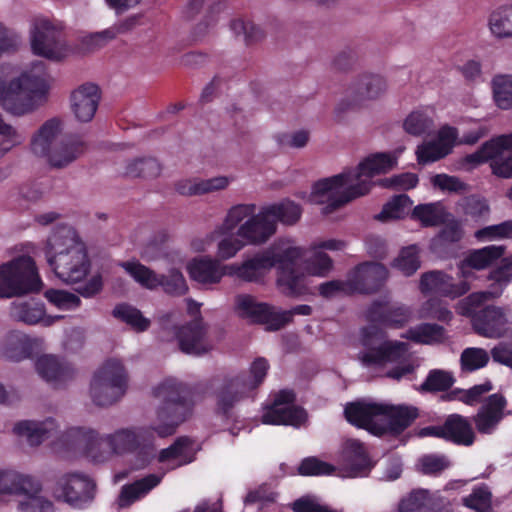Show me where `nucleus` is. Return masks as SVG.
<instances>
[{
    "instance_id": "obj_1",
    "label": "nucleus",
    "mask_w": 512,
    "mask_h": 512,
    "mask_svg": "<svg viewBox=\"0 0 512 512\" xmlns=\"http://www.w3.org/2000/svg\"><path fill=\"white\" fill-rule=\"evenodd\" d=\"M154 395L161 400L156 425L123 428L106 436V446L111 452L135 453L141 467L148 465L155 456L154 435L172 436L178 426L192 416L194 409L191 388L177 379H165L155 387Z\"/></svg>"
},
{
    "instance_id": "obj_2",
    "label": "nucleus",
    "mask_w": 512,
    "mask_h": 512,
    "mask_svg": "<svg viewBox=\"0 0 512 512\" xmlns=\"http://www.w3.org/2000/svg\"><path fill=\"white\" fill-rule=\"evenodd\" d=\"M397 165V156L389 152L372 154L355 169L324 178L314 183L311 200L325 204L322 213L331 214L350 201L364 196L371 190L374 175L387 173Z\"/></svg>"
},
{
    "instance_id": "obj_3",
    "label": "nucleus",
    "mask_w": 512,
    "mask_h": 512,
    "mask_svg": "<svg viewBox=\"0 0 512 512\" xmlns=\"http://www.w3.org/2000/svg\"><path fill=\"white\" fill-rule=\"evenodd\" d=\"M302 257L298 247H288L281 252L271 249L258 252L240 264L227 265V276L248 283H262L266 274L277 266V284L288 297L299 298L311 293L307 277L298 271L297 261Z\"/></svg>"
},
{
    "instance_id": "obj_4",
    "label": "nucleus",
    "mask_w": 512,
    "mask_h": 512,
    "mask_svg": "<svg viewBox=\"0 0 512 512\" xmlns=\"http://www.w3.org/2000/svg\"><path fill=\"white\" fill-rule=\"evenodd\" d=\"M270 365L266 358L257 357L249 372L226 375L216 389V414L225 421L234 419L233 409L241 400L249 397L264 382Z\"/></svg>"
},
{
    "instance_id": "obj_5",
    "label": "nucleus",
    "mask_w": 512,
    "mask_h": 512,
    "mask_svg": "<svg viewBox=\"0 0 512 512\" xmlns=\"http://www.w3.org/2000/svg\"><path fill=\"white\" fill-rule=\"evenodd\" d=\"M48 245L47 262L57 278L67 284L79 283L86 278L91 261L83 242L74 237L60 241V237L53 235Z\"/></svg>"
},
{
    "instance_id": "obj_6",
    "label": "nucleus",
    "mask_w": 512,
    "mask_h": 512,
    "mask_svg": "<svg viewBox=\"0 0 512 512\" xmlns=\"http://www.w3.org/2000/svg\"><path fill=\"white\" fill-rule=\"evenodd\" d=\"M488 297V292L471 293L461 301L459 310L461 315L470 318L477 335L498 339L508 330V310L495 305L482 306Z\"/></svg>"
},
{
    "instance_id": "obj_7",
    "label": "nucleus",
    "mask_w": 512,
    "mask_h": 512,
    "mask_svg": "<svg viewBox=\"0 0 512 512\" xmlns=\"http://www.w3.org/2000/svg\"><path fill=\"white\" fill-rule=\"evenodd\" d=\"M59 132L60 121L52 118L39 128L31 140L32 152L37 156L46 157L49 164L55 168L67 166L84 151V143L76 136L66 137L51 149Z\"/></svg>"
},
{
    "instance_id": "obj_8",
    "label": "nucleus",
    "mask_w": 512,
    "mask_h": 512,
    "mask_svg": "<svg viewBox=\"0 0 512 512\" xmlns=\"http://www.w3.org/2000/svg\"><path fill=\"white\" fill-rule=\"evenodd\" d=\"M236 308L242 318L254 324L264 325L267 331H278L292 322L294 315L309 316L313 311L307 304L296 305L290 310L282 311L270 304L257 302L248 294L236 297Z\"/></svg>"
},
{
    "instance_id": "obj_9",
    "label": "nucleus",
    "mask_w": 512,
    "mask_h": 512,
    "mask_svg": "<svg viewBox=\"0 0 512 512\" xmlns=\"http://www.w3.org/2000/svg\"><path fill=\"white\" fill-rule=\"evenodd\" d=\"M42 286L32 257L22 255L0 265V298L39 292Z\"/></svg>"
},
{
    "instance_id": "obj_10",
    "label": "nucleus",
    "mask_w": 512,
    "mask_h": 512,
    "mask_svg": "<svg viewBox=\"0 0 512 512\" xmlns=\"http://www.w3.org/2000/svg\"><path fill=\"white\" fill-rule=\"evenodd\" d=\"M128 375L123 363L118 359H108L95 372L90 394L97 406H109L120 400L127 390Z\"/></svg>"
},
{
    "instance_id": "obj_11",
    "label": "nucleus",
    "mask_w": 512,
    "mask_h": 512,
    "mask_svg": "<svg viewBox=\"0 0 512 512\" xmlns=\"http://www.w3.org/2000/svg\"><path fill=\"white\" fill-rule=\"evenodd\" d=\"M142 287L155 290L159 287L171 296H181L188 291L186 280L179 269L172 268L168 274H157L138 261H125L119 264Z\"/></svg>"
},
{
    "instance_id": "obj_12",
    "label": "nucleus",
    "mask_w": 512,
    "mask_h": 512,
    "mask_svg": "<svg viewBox=\"0 0 512 512\" xmlns=\"http://www.w3.org/2000/svg\"><path fill=\"white\" fill-rule=\"evenodd\" d=\"M62 441L66 443L70 449L81 451L87 458L94 463H102L106 461L111 454L110 448L103 449L106 445V436L99 437L94 430H86L81 427L69 428L63 435Z\"/></svg>"
},
{
    "instance_id": "obj_13",
    "label": "nucleus",
    "mask_w": 512,
    "mask_h": 512,
    "mask_svg": "<svg viewBox=\"0 0 512 512\" xmlns=\"http://www.w3.org/2000/svg\"><path fill=\"white\" fill-rule=\"evenodd\" d=\"M384 409L382 403L355 401L345 406L344 415L350 424L380 437L387 433L386 425L377 422V418L383 416Z\"/></svg>"
},
{
    "instance_id": "obj_14",
    "label": "nucleus",
    "mask_w": 512,
    "mask_h": 512,
    "mask_svg": "<svg viewBox=\"0 0 512 512\" xmlns=\"http://www.w3.org/2000/svg\"><path fill=\"white\" fill-rule=\"evenodd\" d=\"M94 484L85 475L67 473L56 482L58 499L63 500L74 508H83L93 499Z\"/></svg>"
},
{
    "instance_id": "obj_15",
    "label": "nucleus",
    "mask_w": 512,
    "mask_h": 512,
    "mask_svg": "<svg viewBox=\"0 0 512 512\" xmlns=\"http://www.w3.org/2000/svg\"><path fill=\"white\" fill-rule=\"evenodd\" d=\"M174 329L181 352L200 356L210 351L211 346L207 341L208 325L202 316L198 315L183 325L175 326Z\"/></svg>"
},
{
    "instance_id": "obj_16",
    "label": "nucleus",
    "mask_w": 512,
    "mask_h": 512,
    "mask_svg": "<svg viewBox=\"0 0 512 512\" xmlns=\"http://www.w3.org/2000/svg\"><path fill=\"white\" fill-rule=\"evenodd\" d=\"M387 278V268L375 262L361 263L348 274L353 294L376 293L383 287Z\"/></svg>"
},
{
    "instance_id": "obj_17",
    "label": "nucleus",
    "mask_w": 512,
    "mask_h": 512,
    "mask_svg": "<svg viewBox=\"0 0 512 512\" xmlns=\"http://www.w3.org/2000/svg\"><path fill=\"white\" fill-rule=\"evenodd\" d=\"M419 288L425 295L434 293L455 299L465 295L470 290V284L467 281L456 282L451 275L432 270L422 274Z\"/></svg>"
},
{
    "instance_id": "obj_18",
    "label": "nucleus",
    "mask_w": 512,
    "mask_h": 512,
    "mask_svg": "<svg viewBox=\"0 0 512 512\" xmlns=\"http://www.w3.org/2000/svg\"><path fill=\"white\" fill-rule=\"evenodd\" d=\"M412 317V310L403 304L374 301L366 312L369 322L389 328H402Z\"/></svg>"
},
{
    "instance_id": "obj_19",
    "label": "nucleus",
    "mask_w": 512,
    "mask_h": 512,
    "mask_svg": "<svg viewBox=\"0 0 512 512\" xmlns=\"http://www.w3.org/2000/svg\"><path fill=\"white\" fill-rule=\"evenodd\" d=\"M62 32L48 19H40L35 23L31 36V47L34 54L48 59H56Z\"/></svg>"
},
{
    "instance_id": "obj_20",
    "label": "nucleus",
    "mask_w": 512,
    "mask_h": 512,
    "mask_svg": "<svg viewBox=\"0 0 512 512\" xmlns=\"http://www.w3.org/2000/svg\"><path fill=\"white\" fill-rule=\"evenodd\" d=\"M36 370L41 378L55 388L65 386L76 376V370L72 364L53 355L39 357L36 361Z\"/></svg>"
},
{
    "instance_id": "obj_21",
    "label": "nucleus",
    "mask_w": 512,
    "mask_h": 512,
    "mask_svg": "<svg viewBox=\"0 0 512 512\" xmlns=\"http://www.w3.org/2000/svg\"><path fill=\"white\" fill-rule=\"evenodd\" d=\"M12 87H15L22 102L29 105V112L36 107V100L46 99L49 90L44 72L41 75L24 73L19 78L12 79Z\"/></svg>"
},
{
    "instance_id": "obj_22",
    "label": "nucleus",
    "mask_w": 512,
    "mask_h": 512,
    "mask_svg": "<svg viewBox=\"0 0 512 512\" xmlns=\"http://www.w3.org/2000/svg\"><path fill=\"white\" fill-rule=\"evenodd\" d=\"M409 345L401 341L384 340L371 347L361 355V361L366 366H383L387 363H398L408 353Z\"/></svg>"
},
{
    "instance_id": "obj_23",
    "label": "nucleus",
    "mask_w": 512,
    "mask_h": 512,
    "mask_svg": "<svg viewBox=\"0 0 512 512\" xmlns=\"http://www.w3.org/2000/svg\"><path fill=\"white\" fill-rule=\"evenodd\" d=\"M275 232V221L269 218L264 207L257 215L252 216L239 227L237 236L250 244H262Z\"/></svg>"
},
{
    "instance_id": "obj_24",
    "label": "nucleus",
    "mask_w": 512,
    "mask_h": 512,
    "mask_svg": "<svg viewBox=\"0 0 512 512\" xmlns=\"http://www.w3.org/2000/svg\"><path fill=\"white\" fill-rule=\"evenodd\" d=\"M42 490L39 480L12 470L0 471V493L26 495L33 498Z\"/></svg>"
},
{
    "instance_id": "obj_25",
    "label": "nucleus",
    "mask_w": 512,
    "mask_h": 512,
    "mask_svg": "<svg viewBox=\"0 0 512 512\" xmlns=\"http://www.w3.org/2000/svg\"><path fill=\"white\" fill-rule=\"evenodd\" d=\"M10 317L28 325L42 323L44 326H51L63 318L61 315L46 316L44 304L35 300L14 301L10 307Z\"/></svg>"
},
{
    "instance_id": "obj_26",
    "label": "nucleus",
    "mask_w": 512,
    "mask_h": 512,
    "mask_svg": "<svg viewBox=\"0 0 512 512\" xmlns=\"http://www.w3.org/2000/svg\"><path fill=\"white\" fill-rule=\"evenodd\" d=\"M72 109L81 122H89L95 115L100 101L99 87L92 83L80 86L71 95Z\"/></svg>"
},
{
    "instance_id": "obj_27",
    "label": "nucleus",
    "mask_w": 512,
    "mask_h": 512,
    "mask_svg": "<svg viewBox=\"0 0 512 512\" xmlns=\"http://www.w3.org/2000/svg\"><path fill=\"white\" fill-rule=\"evenodd\" d=\"M192 280L201 284H216L227 275V265H221L216 259L195 258L187 265Z\"/></svg>"
},
{
    "instance_id": "obj_28",
    "label": "nucleus",
    "mask_w": 512,
    "mask_h": 512,
    "mask_svg": "<svg viewBox=\"0 0 512 512\" xmlns=\"http://www.w3.org/2000/svg\"><path fill=\"white\" fill-rule=\"evenodd\" d=\"M444 440L458 446H471L475 442V433L469 419L453 413L444 422Z\"/></svg>"
},
{
    "instance_id": "obj_29",
    "label": "nucleus",
    "mask_w": 512,
    "mask_h": 512,
    "mask_svg": "<svg viewBox=\"0 0 512 512\" xmlns=\"http://www.w3.org/2000/svg\"><path fill=\"white\" fill-rule=\"evenodd\" d=\"M345 468L351 477L366 476L372 463L365 446L358 440H349L344 449Z\"/></svg>"
},
{
    "instance_id": "obj_30",
    "label": "nucleus",
    "mask_w": 512,
    "mask_h": 512,
    "mask_svg": "<svg viewBox=\"0 0 512 512\" xmlns=\"http://www.w3.org/2000/svg\"><path fill=\"white\" fill-rule=\"evenodd\" d=\"M57 424L53 418L42 422L23 420L15 424L13 431L19 436H26L31 445H39L56 432Z\"/></svg>"
},
{
    "instance_id": "obj_31",
    "label": "nucleus",
    "mask_w": 512,
    "mask_h": 512,
    "mask_svg": "<svg viewBox=\"0 0 512 512\" xmlns=\"http://www.w3.org/2000/svg\"><path fill=\"white\" fill-rule=\"evenodd\" d=\"M383 416L388 418L387 433L389 431L400 434L404 432L419 417V410L412 405L384 404Z\"/></svg>"
},
{
    "instance_id": "obj_32",
    "label": "nucleus",
    "mask_w": 512,
    "mask_h": 512,
    "mask_svg": "<svg viewBox=\"0 0 512 512\" xmlns=\"http://www.w3.org/2000/svg\"><path fill=\"white\" fill-rule=\"evenodd\" d=\"M34 343L26 334L10 331L5 336L2 345L3 356L13 362L30 358L33 354Z\"/></svg>"
},
{
    "instance_id": "obj_33",
    "label": "nucleus",
    "mask_w": 512,
    "mask_h": 512,
    "mask_svg": "<svg viewBox=\"0 0 512 512\" xmlns=\"http://www.w3.org/2000/svg\"><path fill=\"white\" fill-rule=\"evenodd\" d=\"M307 414L296 406H269L262 415V422L269 425H291L298 427L305 422Z\"/></svg>"
},
{
    "instance_id": "obj_34",
    "label": "nucleus",
    "mask_w": 512,
    "mask_h": 512,
    "mask_svg": "<svg viewBox=\"0 0 512 512\" xmlns=\"http://www.w3.org/2000/svg\"><path fill=\"white\" fill-rule=\"evenodd\" d=\"M229 179L225 176H218L210 179H184L175 184V190L184 196L203 195L214 191L225 189Z\"/></svg>"
},
{
    "instance_id": "obj_35",
    "label": "nucleus",
    "mask_w": 512,
    "mask_h": 512,
    "mask_svg": "<svg viewBox=\"0 0 512 512\" xmlns=\"http://www.w3.org/2000/svg\"><path fill=\"white\" fill-rule=\"evenodd\" d=\"M502 151H512V132L486 141L476 152L466 155L465 161L469 164L479 165Z\"/></svg>"
},
{
    "instance_id": "obj_36",
    "label": "nucleus",
    "mask_w": 512,
    "mask_h": 512,
    "mask_svg": "<svg viewBox=\"0 0 512 512\" xmlns=\"http://www.w3.org/2000/svg\"><path fill=\"white\" fill-rule=\"evenodd\" d=\"M193 444L194 441L190 437L180 436L169 447L159 452L158 461L165 463L172 459H180L177 466L189 464L195 460Z\"/></svg>"
},
{
    "instance_id": "obj_37",
    "label": "nucleus",
    "mask_w": 512,
    "mask_h": 512,
    "mask_svg": "<svg viewBox=\"0 0 512 512\" xmlns=\"http://www.w3.org/2000/svg\"><path fill=\"white\" fill-rule=\"evenodd\" d=\"M445 332V328L439 324L421 323L409 328L401 337L418 344L431 345L444 342Z\"/></svg>"
},
{
    "instance_id": "obj_38",
    "label": "nucleus",
    "mask_w": 512,
    "mask_h": 512,
    "mask_svg": "<svg viewBox=\"0 0 512 512\" xmlns=\"http://www.w3.org/2000/svg\"><path fill=\"white\" fill-rule=\"evenodd\" d=\"M505 253V246L490 245L471 251L465 258V265L475 270H483L492 265Z\"/></svg>"
},
{
    "instance_id": "obj_39",
    "label": "nucleus",
    "mask_w": 512,
    "mask_h": 512,
    "mask_svg": "<svg viewBox=\"0 0 512 512\" xmlns=\"http://www.w3.org/2000/svg\"><path fill=\"white\" fill-rule=\"evenodd\" d=\"M266 213L271 220L281 222L287 225L295 224L301 217V207L293 201L283 200L277 204H272L265 207Z\"/></svg>"
},
{
    "instance_id": "obj_40",
    "label": "nucleus",
    "mask_w": 512,
    "mask_h": 512,
    "mask_svg": "<svg viewBox=\"0 0 512 512\" xmlns=\"http://www.w3.org/2000/svg\"><path fill=\"white\" fill-rule=\"evenodd\" d=\"M386 90V82L383 77L373 74L362 75L353 87L357 100L375 99Z\"/></svg>"
},
{
    "instance_id": "obj_41",
    "label": "nucleus",
    "mask_w": 512,
    "mask_h": 512,
    "mask_svg": "<svg viewBox=\"0 0 512 512\" xmlns=\"http://www.w3.org/2000/svg\"><path fill=\"white\" fill-rule=\"evenodd\" d=\"M112 315L137 332H144L150 327V320L140 310L126 303L116 305Z\"/></svg>"
},
{
    "instance_id": "obj_42",
    "label": "nucleus",
    "mask_w": 512,
    "mask_h": 512,
    "mask_svg": "<svg viewBox=\"0 0 512 512\" xmlns=\"http://www.w3.org/2000/svg\"><path fill=\"white\" fill-rule=\"evenodd\" d=\"M0 106L13 115H24L29 112V105L22 102L19 94L12 87V80L8 83L0 80Z\"/></svg>"
},
{
    "instance_id": "obj_43",
    "label": "nucleus",
    "mask_w": 512,
    "mask_h": 512,
    "mask_svg": "<svg viewBox=\"0 0 512 512\" xmlns=\"http://www.w3.org/2000/svg\"><path fill=\"white\" fill-rule=\"evenodd\" d=\"M413 220H418L423 227H435L445 222V212L436 203L419 204L411 213Z\"/></svg>"
},
{
    "instance_id": "obj_44",
    "label": "nucleus",
    "mask_w": 512,
    "mask_h": 512,
    "mask_svg": "<svg viewBox=\"0 0 512 512\" xmlns=\"http://www.w3.org/2000/svg\"><path fill=\"white\" fill-rule=\"evenodd\" d=\"M412 204L413 201L408 195H396L383 205L381 212L375 216V219L381 222L402 219L407 215Z\"/></svg>"
},
{
    "instance_id": "obj_45",
    "label": "nucleus",
    "mask_w": 512,
    "mask_h": 512,
    "mask_svg": "<svg viewBox=\"0 0 512 512\" xmlns=\"http://www.w3.org/2000/svg\"><path fill=\"white\" fill-rule=\"evenodd\" d=\"M454 382L455 379L452 373L445 370L432 369L420 385V391L428 393L446 392L453 386Z\"/></svg>"
},
{
    "instance_id": "obj_46",
    "label": "nucleus",
    "mask_w": 512,
    "mask_h": 512,
    "mask_svg": "<svg viewBox=\"0 0 512 512\" xmlns=\"http://www.w3.org/2000/svg\"><path fill=\"white\" fill-rule=\"evenodd\" d=\"M491 32L499 37H512V6L500 7L489 19Z\"/></svg>"
},
{
    "instance_id": "obj_47",
    "label": "nucleus",
    "mask_w": 512,
    "mask_h": 512,
    "mask_svg": "<svg viewBox=\"0 0 512 512\" xmlns=\"http://www.w3.org/2000/svg\"><path fill=\"white\" fill-rule=\"evenodd\" d=\"M493 98L500 109L512 108V76L496 75L492 80Z\"/></svg>"
},
{
    "instance_id": "obj_48",
    "label": "nucleus",
    "mask_w": 512,
    "mask_h": 512,
    "mask_svg": "<svg viewBox=\"0 0 512 512\" xmlns=\"http://www.w3.org/2000/svg\"><path fill=\"white\" fill-rule=\"evenodd\" d=\"M462 504L476 512H490L492 510V493L484 484L476 486L468 496L462 498Z\"/></svg>"
},
{
    "instance_id": "obj_49",
    "label": "nucleus",
    "mask_w": 512,
    "mask_h": 512,
    "mask_svg": "<svg viewBox=\"0 0 512 512\" xmlns=\"http://www.w3.org/2000/svg\"><path fill=\"white\" fill-rule=\"evenodd\" d=\"M489 353L478 347L465 348L460 355L461 370L471 373L484 368L489 362Z\"/></svg>"
},
{
    "instance_id": "obj_50",
    "label": "nucleus",
    "mask_w": 512,
    "mask_h": 512,
    "mask_svg": "<svg viewBox=\"0 0 512 512\" xmlns=\"http://www.w3.org/2000/svg\"><path fill=\"white\" fill-rule=\"evenodd\" d=\"M463 213L474 221H484L489 217L490 207L486 199L470 195L462 198L459 202Z\"/></svg>"
},
{
    "instance_id": "obj_51",
    "label": "nucleus",
    "mask_w": 512,
    "mask_h": 512,
    "mask_svg": "<svg viewBox=\"0 0 512 512\" xmlns=\"http://www.w3.org/2000/svg\"><path fill=\"white\" fill-rule=\"evenodd\" d=\"M161 172L159 162L152 157L136 159L126 167V175L136 178H154Z\"/></svg>"
},
{
    "instance_id": "obj_52",
    "label": "nucleus",
    "mask_w": 512,
    "mask_h": 512,
    "mask_svg": "<svg viewBox=\"0 0 512 512\" xmlns=\"http://www.w3.org/2000/svg\"><path fill=\"white\" fill-rule=\"evenodd\" d=\"M44 296L50 304L60 310L71 311L81 305V299L78 295L62 289H48Z\"/></svg>"
},
{
    "instance_id": "obj_53",
    "label": "nucleus",
    "mask_w": 512,
    "mask_h": 512,
    "mask_svg": "<svg viewBox=\"0 0 512 512\" xmlns=\"http://www.w3.org/2000/svg\"><path fill=\"white\" fill-rule=\"evenodd\" d=\"M399 512H435L428 492L425 490H416L408 497L401 500Z\"/></svg>"
},
{
    "instance_id": "obj_54",
    "label": "nucleus",
    "mask_w": 512,
    "mask_h": 512,
    "mask_svg": "<svg viewBox=\"0 0 512 512\" xmlns=\"http://www.w3.org/2000/svg\"><path fill=\"white\" fill-rule=\"evenodd\" d=\"M393 266L404 275H413L420 267L419 249L416 245L402 248L399 256L394 260Z\"/></svg>"
},
{
    "instance_id": "obj_55",
    "label": "nucleus",
    "mask_w": 512,
    "mask_h": 512,
    "mask_svg": "<svg viewBox=\"0 0 512 512\" xmlns=\"http://www.w3.org/2000/svg\"><path fill=\"white\" fill-rule=\"evenodd\" d=\"M333 268V260L323 251L314 250L312 255L305 260V270L309 275L326 277Z\"/></svg>"
},
{
    "instance_id": "obj_56",
    "label": "nucleus",
    "mask_w": 512,
    "mask_h": 512,
    "mask_svg": "<svg viewBox=\"0 0 512 512\" xmlns=\"http://www.w3.org/2000/svg\"><path fill=\"white\" fill-rule=\"evenodd\" d=\"M449 154V147H445L436 140L424 142L416 149L419 164H428L438 161Z\"/></svg>"
},
{
    "instance_id": "obj_57",
    "label": "nucleus",
    "mask_w": 512,
    "mask_h": 512,
    "mask_svg": "<svg viewBox=\"0 0 512 512\" xmlns=\"http://www.w3.org/2000/svg\"><path fill=\"white\" fill-rule=\"evenodd\" d=\"M297 471L301 476H326L332 475L336 468L334 465L322 461L315 456H309L300 462Z\"/></svg>"
},
{
    "instance_id": "obj_58",
    "label": "nucleus",
    "mask_w": 512,
    "mask_h": 512,
    "mask_svg": "<svg viewBox=\"0 0 512 512\" xmlns=\"http://www.w3.org/2000/svg\"><path fill=\"white\" fill-rule=\"evenodd\" d=\"M255 204H238L229 211L222 225L224 233H230L245 218L255 216Z\"/></svg>"
},
{
    "instance_id": "obj_59",
    "label": "nucleus",
    "mask_w": 512,
    "mask_h": 512,
    "mask_svg": "<svg viewBox=\"0 0 512 512\" xmlns=\"http://www.w3.org/2000/svg\"><path fill=\"white\" fill-rule=\"evenodd\" d=\"M230 28L236 36L243 35L247 45H252L264 38L263 30L250 21L234 19L230 23Z\"/></svg>"
},
{
    "instance_id": "obj_60",
    "label": "nucleus",
    "mask_w": 512,
    "mask_h": 512,
    "mask_svg": "<svg viewBox=\"0 0 512 512\" xmlns=\"http://www.w3.org/2000/svg\"><path fill=\"white\" fill-rule=\"evenodd\" d=\"M432 125V119L421 111L411 112L403 123L405 131L414 136L426 133Z\"/></svg>"
},
{
    "instance_id": "obj_61",
    "label": "nucleus",
    "mask_w": 512,
    "mask_h": 512,
    "mask_svg": "<svg viewBox=\"0 0 512 512\" xmlns=\"http://www.w3.org/2000/svg\"><path fill=\"white\" fill-rule=\"evenodd\" d=\"M474 236L478 241L512 238V220L481 228L475 232Z\"/></svg>"
},
{
    "instance_id": "obj_62",
    "label": "nucleus",
    "mask_w": 512,
    "mask_h": 512,
    "mask_svg": "<svg viewBox=\"0 0 512 512\" xmlns=\"http://www.w3.org/2000/svg\"><path fill=\"white\" fill-rule=\"evenodd\" d=\"M431 182L433 186L441 189L442 191L463 193L469 189V185L458 177L447 174H436L432 177Z\"/></svg>"
},
{
    "instance_id": "obj_63",
    "label": "nucleus",
    "mask_w": 512,
    "mask_h": 512,
    "mask_svg": "<svg viewBox=\"0 0 512 512\" xmlns=\"http://www.w3.org/2000/svg\"><path fill=\"white\" fill-rule=\"evenodd\" d=\"M320 296L326 299L333 298L337 295H353L350 280H331L321 283L318 287Z\"/></svg>"
},
{
    "instance_id": "obj_64",
    "label": "nucleus",
    "mask_w": 512,
    "mask_h": 512,
    "mask_svg": "<svg viewBox=\"0 0 512 512\" xmlns=\"http://www.w3.org/2000/svg\"><path fill=\"white\" fill-rule=\"evenodd\" d=\"M419 182L415 173H401L390 178L381 180L380 185L385 188H394L399 190H410L417 186Z\"/></svg>"
}]
</instances>
